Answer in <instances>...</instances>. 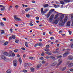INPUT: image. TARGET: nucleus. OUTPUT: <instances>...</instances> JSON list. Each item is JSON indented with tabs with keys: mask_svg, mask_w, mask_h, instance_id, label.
Instances as JSON below:
<instances>
[{
	"mask_svg": "<svg viewBox=\"0 0 73 73\" xmlns=\"http://www.w3.org/2000/svg\"><path fill=\"white\" fill-rule=\"evenodd\" d=\"M19 40H17L15 41V42L17 44H18L19 43Z\"/></svg>",
	"mask_w": 73,
	"mask_h": 73,
	"instance_id": "obj_42",
	"label": "nucleus"
},
{
	"mask_svg": "<svg viewBox=\"0 0 73 73\" xmlns=\"http://www.w3.org/2000/svg\"><path fill=\"white\" fill-rule=\"evenodd\" d=\"M42 64H45V60H43L42 62Z\"/></svg>",
	"mask_w": 73,
	"mask_h": 73,
	"instance_id": "obj_49",
	"label": "nucleus"
},
{
	"mask_svg": "<svg viewBox=\"0 0 73 73\" xmlns=\"http://www.w3.org/2000/svg\"><path fill=\"white\" fill-rule=\"evenodd\" d=\"M0 24H1V26H4V23H2V22H1Z\"/></svg>",
	"mask_w": 73,
	"mask_h": 73,
	"instance_id": "obj_48",
	"label": "nucleus"
},
{
	"mask_svg": "<svg viewBox=\"0 0 73 73\" xmlns=\"http://www.w3.org/2000/svg\"><path fill=\"white\" fill-rule=\"evenodd\" d=\"M29 25L31 27H32V26H33V25H34L32 24V23H29Z\"/></svg>",
	"mask_w": 73,
	"mask_h": 73,
	"instance_id": "obj_45",
	"label": "nucleus"
},
{
	"mask_svg": "<svg viewBox=\"0 0 73 73\" xmlns=\"http://www.w3.org/2000/svg\"><path fill=\"white\" fill-rule=\"evenodd\" d=\"M50 58L52 59V60H55V57L52 56H50Z\"/></svg>",
	"mask_w": 73,
	"mask_h": 73,
	"instance_id": "obj_35",
	"label": "nucleus"
},
{
	"mask_svg": "<svg viewBox=\"0 0 73 73\" xmlns=\"http://www.w3.org/2000/svg\"><path fill=\"white\" fill-rule=\"evenodd\" d=\"M12 30H13V29H10V31H11V33H12V32H13V31H12Z\"/></svg>",
	"mask_w": 73,
	"mask_h": 73,
	"instance_id": "obj_58",
	"label": "nucleus"
},
{
	"mask_svg": "<svg viewBox=\"0 0 73 73\" xmlns=\"http://www.w3.org/2000/svg\"><path fill=\"white\" fill-rule=\"evenodd\" d=\"M71 48L72 49L73 48V44H72V45H71Z\"/></svg>",
	"mask_w": 73,
	"mask_h": 73,
	"instance_id": "obj_63",
	"label": "nucleus"
},
{
	"mask_svg": "<svg viewBox=\"0 0 73 73\" xmlns=\"http://www.w3.org/2000/svg\"><path fill=\"white\" fill-rule=\"evenodd\" d=\"M12 38L14 40L15 39V38H16V36L15 35H12Z\"/></svg>",
	"mask_w": 73,
	"mask_h": 73,
	"instance_id": "obj_32",
	"label": "nucleus"
},
{
	"mask_svg": "<svg viewBox=\"0 0 73 73\" xmlns=\"http://www.w3.org/2000/svg\"><path fill=\"white\" fill-rule=\"evenodd\" d=\"M69 53H70V52L69 51L65 52L63 55V57H66L68 55V54H69Z\"/></svg>",
	"mask_w": 73,
	"mask_h": 73,
	"instance_id": "obj_3",
	"label": "nucleus"
},
{
	"mask_svg": "<svg viewBox=\"0 0 73 73\" xmlns=\"http://www.w3.org/2000/svg\"><path fill=\"white\" fill-rule=\"evenodd\" d=\"M41 55H42V56H44V52H42V53Z\"/></svg>",
	"mask_w": 73,
	"mask_h": 73,
	"instance_id": "obj_64",
	"label": "nucleus"
},
{
	"mask_svg": "<svg viewBox=\"0 0 73 73\" xmlns=\"http://www.w3.org/2000/svg\"><path fill=\"white\" fill-rule=\"evenodd\" d=\"M41 13H42V12L44 11V9H43V8H41Z\"/></svg>",
	"mask_w": 73,
	"mask_h": 73,
	"instance_id": "obj_43",
	"label": "nucleus"
},
{
	"mask_svg": "<svg viewBox=\"0 0 73 73\" xmlns=\"http://www.w3.org/2000/svg\"><path fill=\"white\" fill-rule=\"evenodd\" d=\"M12 56H13V57H14L15 56V53L13 52V53H12Z\"/></svg>",
	"mask_w": 73,
	"mask_h": 73,
	"instance_id": "obj_44",
	"label": "nucleus"
},
{
	"mask_svg": "<svg viewBox=\"0 0 73 73\" xmlns=\"http://www.w3.org/2000/svg\"><path fill=\"white\" fill-rule=\"evenodd\" d=\"M1 31H2L3 32H1V35H3V33H5V32H4V30H1Z\"/></svg>",
	"mask_w": 73,
	"mask_h": 73,
	"instance_id": "obj_36",
	"label": "nucleus"
},
{
	"mask_svg": "<svg viewBox=\"0 0 73 73\" xmlns=\"http://www.w3.org/2000/svg\"><path fill=\"white\" fill-rule=\"evenodd\" d=\"M56 13H58L59 14V16H60V19H62L60 21L61 22V21H62V19H64V14H62L61 13H58L57 12H56Z\"/></svg>",
	"mask_w": 73,
	"mask_h": 73,
	"instance_id": "obj_2",
	"label": "nucleus"
},
{
	"mask_svg": "<svg viewBox=\"0 0 73 73\" xmlns=\"http://www.w3.org/2000/svg\"><path fill=\"white\" fill-rule=\"evenodd\" d=\"M29 10H30V8H28L25 9V11H26V12H27V11H28Z\"/></svg>",
	"mask_w": 73,
	"mask_h": 73,
	"instance_id": "obj_29",
	"label": "nucleus"
},
{
	"mask_svg": "<svg viewBox=\"0 0 73 73\" xmlns=\"http://www.w3.org/2000/svg\"><path fill=\"white\" fill-rule=\"evenodd\" d=\"M48 6H49V5L48 4H44L43 6L44 8H48Z\"/></svg>",
	"mask_w": 73,
	"mask_h": 73,
	"instance_id": "obj_15",
	"label": "nucleus"
},
{
	"mask_svg": "<svg viewBox=\"0 0 73 73\" xmlns=\"http://www.w3.org/2000/svg\"><path fill=\"white\" fill-rule=\"evenodd\" d=\"M33 58L32 56H30L29 57V59L30 60H33Z\"/></svg>",
	"mask_w": 73,
	"mask_h": 73,
	"instance_id": "obj_47",
	"label": "nucleus"
},
{
	"mask_svg": "<svg viewBox=\"0 0 73 73\" xmlns=\"http://www.w3.org/2000/svg\"><path fill=\"white\" fill-rule=\"evenodd\" d=\"M69 33V35H72V31L70 30L68 31Z\"/></svg>",
	"mask_w": 73,
	"mask_h": 73,
	"instance_id": "obj_38",
	"label": "nucleus"
},
{
	"mask_svg": "<svg viewBox=\"0 0 73 73\" xmlns=\"http://www.w3.org/2000/svg\"><path fill=\"white\" fill-rule=\"evenodd\" d=\"M49 47H50V46L49 45H47L46 46V47L47 48H49Z\"/></svg>",
	"mask_w": 73,
	"mask_h": 73,
	"instance_id": "obj_55",
	"label": "nucleus"
},
{
	"mask_svg": "<svg viewBox=\"0 0 73 73\" xmlns=\"http://www.w3.org/2000/svg\"><path fill=\"white\" fill-rule=\"evenodd\" d=\"M53 16H54V15H52L49 19V20H50V22H52V20H53Z\"/></svg>",
	"mask_w": 73,
	"mask_h": 73,
	"instance_id": "obj_7",
	"label": "nucleus"
},
{
	"mask_svg": "<svg viewBox=\"0 0 73 73\" xmlns=\"http://www.w3.org/2000/svg\"><path fill=\"white\" fill-rule=\"evenodd\" d=\"M73 66V63H70L68 65V66L69 67H72V66Z\"/></svg>",
	"mask_w": 73,
	"mask_h": 73,
	"instance_id": "obj_19",
	"label": "nucleus"
},
{
	"mask_svg": "<svg viewBox=\"0 0 73 73\" xmlns=\"http://www.w3.org/2000/svg\"><path fill=\"white\" fill-rule=\"evenodd\" d=\"M66 18L67 19H65L64 21V23H65L66 21H67V19H68V17L67 16H66Z\"/></svg>",
	"mask_w": 73,
	"mask_h": 73,
	"instance_id": "obj_23",
	"label": "nucleus"
},
{
	"mask_svg": "<svg viewBox=\"0 0 73 73\" xmlns=\"http://www.w3.org/2000/svg\"><path fill=\"white\" fill-rule=\"evenodd\" d=\"M12 36H10V37H9V41H10V40H12Z\"/></svg>",
	"mask_w": 73,
	"mask_h": 73,
	"instance_id": "obj_41",
	"label": "nucleus"
},
{
	"mask_svg": "<svg viewBox=\"0 0 73 73\" xmlns=\"http://www.w3.org/2000/svg\"><path fill=\"white\" fill-rule=\"evenodd\" d=\"M54 5V7L55 8H58V6H59V5Z\"/></svg>",
	"mask_w": 73,
	"mask_h": 73,
	"instance_id": "obj_33",
	"label": "nucleus"
},
{
	"mask_svg": "<svg viewBox=\"0 0 73 73\" xmlns=\"http://www.w3.org/2000/svg\"><path fill=\"white\" fill-rule=\"evenodd\" d=\"M5 8L4 7H3L1 9V11H5Z\"/></svg>",
	"mask_w": 73,
	"mask_h": 73,
	"instance_id": "obj_24",
	"label": "nucleus"
},
{
	"mask_svg": "<svg viewBox=\"0 0 73 73\" xmlns=\"http://www.w3.org/2000/svg\"><path fill=\"white\" fill-rule=\"evenodd\" d=\"M14 52L16 53V52H18V50L17 49H15L14 50Z\"/></svg>",
	"mask_w": 73,
	"mask_h": 73,
	"instance_id": "obj_51",
	"label": "nucleus"
},
{
	"mask_svg": "<svg viewBox=\"0 0 73 73\" xmlns=\"http://www.w3.org/2000/svg\"><path fill=\"white\" fill-rule=\"evenodd\" d=\"M59 16V14H57V15H56V16H55V18H54V19H55V20H56V19L57 18V17H58V16Z\"/></svg>",
	"mask_w": 73,
	"mask_h": 73,
	"instance_id": "obj_25",
	"label": "nucleus"
},
{
	"mask_svg": "<svg viewBox=\"0 0 73 73\" xmlns=\"http://www.w3.org/2000/svg\"><path fill=\"white\" fill-rule=\"evenodd\" d=\"M67 26L68 27H70V21H68L67 22V24L66 25V27H67Z\"/></svg>",
	"mask_w": 73,
	"mask_h": 73,
	"instance_id": "obj_13",
	"label": "nucleus"
},
{
	"mask_svg": "<svg viewBox=\"0 0 73 73\" xmlns=\"http://www.w3.org/2000/svg\"><path fill=\"white\" fill-rule=\"evenodd\" d=\"M42 44L41 43H38V46H40Z\"/></svg>",
	"mask_w": 73,
	"mask_h": 73,
	"instance_id": "obj_57",
	"label": "nucleus"
},
{
	"mask_svg": "<svg viewBox=\"0 0 73 73\" xmlns=\"http://www.w3.org/2000/svg\"><path fill=\"white\" fill-rule=\"evenodd\" d=\"M35 18H36V19L37 20H39V17H36Z\"/></svg>",
	"mask_w": 73,
	"mask_h": 73,
	"instance_id": "obj_53",
	"label": "nucleus"
},
{
	"mask_svg": "<svg viewBox=\"0 0 73 73\" xmlns=\"http://www.w3.org/2000/svg\"><path fill=\"white\" fill-rule=\"evenodd\" d=\"M59 19H57L55 20L54 22H53V24H58V23L59 21Z\"/></svg>",
	"mask_w": 73,
	"mask_h": 73,
	"instance_id": "obj_9",
	"label": "nucleus"
},
{
	"mask_svg": "<svg viewBox=\"0 0 73 73\" xmlns=\"http://www.w3.org/2000/svg\"><path fill=\"white\" fill-rule=\"evenodd\" d=\"M45 10L43 11V12H42V13H41V14H42V15H44V13H46Z\"/></svg>",
	"mask_w": 73,
	"mask_h": 73,
	"instance_id": "obj_34",
	"label": "nucleus"
},
{
	"mask_svg": "<svg viewBox=\"0 0 73 73\" xmlns=\"http://www.w3.org/2000/svg\"><path fill=\"white\" fill-rule=\"evenodd\" d=\"M50 38L51 40H54V37L53 36L51 37Z\"/></svg>",
	"mask_w": 73,
	"mask_h": 73,
	"instance_id": "obj_52",
	"label": "nucleus"
},
{
	"mask_svg": "<svg viewBox=\"0 0 73 73\" xmlns=\"http://www.w3.org/2000/svg\"><path fill=\"white\" fill-rule=\"evenodd\" d=\"M66 69V67H64L62 70V71H64Z\"/></svg>",
	"mask_w": 73,
	"mask_h": 73,
	"instance_id": "obj_46",
	"label": "nucleus"
},
{
	"mask_svg": "<svg viewBox=\"0 0 73 73\" xmlns=\"http://www.w3.org/2000/svg\"><path fill=\"white\" fill-rule=\"evenodd\" d=\"M25 45L26 47H28V42H25Z\"/></svg>",
	"mask_w": 73,
	"mask_h": 73,
	"instance_id": "obj_21",
	"label": "nucleus"
},
{
	"mask_svg": "<svg viewBox=\"0 0 73 73\" xmlns=\"http://www.w3.org/2000/svg\"><path fill=\"white\" fill-rule=\"evenodd\" d=\"M15 20L16 21H21V19L17 18V16L15 15L14 16Z\"/></svg>",
	"mask_w": 73,
	"mask_h": 73,
	"instance_id": "obj_4",
	"label": "nucleus"
},
{
	"mask_svg": "<svg viewBox=\"0 0 73 73\" xmlns=\"http://www.w3.org/2000/svg\"><path fill=\"white\" fill-rule=\"evenodd\" d=\"M6 72L7 73H11L12 72V69H9Z\"/></svg>",
	"mask_w": 73,
	"mask_h": 73,
	"instance_id": "obj_12",
	"label": "nucleus"
},
{
	"mask_svg": "<svg viewBox=\"0 0 73 73\" xmlns=\"http://www.w3.org/2000/svg\"><path fill=\"white\" fill-rule=\"evenodd\" d=\"M17 60L15 59V60L13 61V65L15 66H17Z\"/></svg>",
	"mask_w": 73,
	"mask_h": 73,
	"instance_id": "obj_5",
	"label": "nucleus"
},
{
	"mask_svg": "<svg viewBox=\"0 0 73 73\" xmlns=\"http://www.w3.org/2000/svg\"><path fill=\"white\" fill-rule=\"evenodd\" d=\"M11 53H12V51H10L9 53H8L7 52H5L4 53V55L6 56H8V57H11L12 56V54H11Z\"/></svg>",
	"mask_w": 73,
	"mask_h": 73,
	"instance_id": "obj_1",
	"label": "nucleus"
},
{
	"mask_svg": "<svg viewBox=\"0 0 73 73\" xmlns=\"http://www.w3.org/2000/svg\"><path fill=\"white\" fill-rule=\"evenodd\" d=\"M68 59L72 60L73 59V56H69L68 57Z\"/></svg>",
	"mask_w": 73,
	"mask_h": 73,
	"instance_id": "obj_10",
	"label": "nucleus"
},
{
	"mask_svg": "<svg viewBox=\"0 0 73 73\" xmlns=\"http://www.w3.org/2000/svg\"><path fill=\"white\" fill-rule=\"evenodd\" d=\"M31 72H33L34 71H35V69L33 67H31Z\"/></svg>",
	"mask_w": 73,
	"mask_h": 73,
	"instance_id": "obj_22",
	"label": "nucleus"
},
{
	"mask_svg": "<svg viewBox=\"0 0 73 73\" xmlns=\"http://www.w3.org/2000/svg\"><path fill=\"white\" fill-rule=\"evenodd\" d=\"M57 64V62H54L53 63H52L51 66H55Z\"/></svg>",
	"mask_w": 73,
	"mask_h": 73,
	"instance_id": "obj_17",
	"label": "nucleus"
},
{
	"mask_svg": "<svg viewBox=\"0 0 73 73\" xmlns=\"http://www.w3.org/2000/svg\"><path fill=\"white\" fill-rule=\"evenodd\" d=\"M60 3L61 4H64V1H60Z\"/></svg>",
	"mask_w": 73,
	"mask_h": 73,
	"instance_id": "obj_40",
	"label": "nucleus"
},
{
	"mask_svg": "<svg viewBox=\"0 0 73 73\" xmlns=\"http://www.w3.org/2000/svg\"><path fill=\"white\" fill-rule=\"evenodd\" d=\"M45 10V11H46V12H48V11H49V9H46Z\"/></svg>",
	"mask_w": 73,
	"mask_h": 73,
	"instance_id": "obj_54",
	"label": "nucleus"
},
{
	"mask_svg": "<svg viewBox=\"0 0 73 73\" xmlns=\"http://www.w3.org/2000/svg\"><path fill=\"white\" fill-rule=\"evenodd\" d=\"M45 53L48 55H52V53L49 52H45Z\"/></svg>",
	"mask_w": 73,
	"mask_h": 73,
	"instance_id": "obj_20",
	"label": "nucleus"
},
{
	"mask_svg": "<svg viewBox=\"0 0 73 73\" xmlns=\"http://www.w3.org/2000/svg\"><path fill=\"white\" fill-rule=\"evenodd\" d=\"M26 17L27 18H29L30 17V15L29 14L27 15Z\"/></svg>",
	"mask_w": 73,
	"mask_h": 73,
	"instance_id": "obj_37",
	"label": "nucleus"
},
{
	"mask_svg": "<svg viewBox=\"0 0 73 73\" xmlns=\"http://www.w3.org/2000/svg\"><path fill=\"white\" fill-rule=\"evenodd\" d=\"M70 72H73V69L70 68Z\"/></svg>",
	"mask_w": 73,
	"mask_h": 73,
	"instance_id": "obj_56",
	"label": "nucleus"
},
{
	"mask_svg": "<svg viewBox=\"0 0 73 73\" xmlns=\"http://www.w3.org/2000/svg\"><path fill=\"white\" fill-rule=\"evenodd\" d=\"M37 45H38V43H37L36 44H35L34 46L35 47H36V46H37Z\"/></svg>",
	"mask_w": 73,
	"mask_h": 73,
	"instance_id": "obj_59",
	"label": "nucleus"
},
{
	"mask_svg": "<svg viewBox=\"0 0 73 73\" xmlns=\"http://www.w3.org/2000/svg\"><path fill=\"white\" fill-rule=\"evenodd\" d=\"M44 51H46V52H49L50 51L49 49L48 48H45L44 49Z\"/></svg>",
	"mask_w": 73,
	"mask_h": 73,
	"instance_id": "obj_30",
	"label": "nucleus"
},
{
	"mask_svg": "<svg viewBox=\"0 0 73 73\" xmlns=\"http://www.w3.org/2000/svg\"><path fill=\"white\" fill-rule=\"evenodd\" d=\"M21 49L23 50H25V48L22 47L21 48Z\"/></svg>",
	"mask_w": 73,
	"mask_h": 73,
	"instance_id": "obj_50",
	"label": "nucleus"
},
{
	"mask_svg": "<svg viewBox=\"0 0 73 73\" xmlns=\"http://www.w3.org/2000/svg\"><path fill=\"white\" fill-rule=\"evenodd\" d=\"M62 60L59 63H58L57 64V66H59L61 64V63H62Z\"/></svg>",
	"mask_w": 73,
	"mask_h": 73,
	"instance_id": "obj_28",
	"label": "nucleus"
},
{
	"mask_svg": "<svg viewBox=\"0 0 73 73\" xmlns=\"http://www.w3.org/2000/svg\"><path fill=\"white\" fill-rule=\"evenodd\" d=\"M3 20L4 21H6V20H7V19H6L4 17L3 18Z\"/></svg>",
	"mask_w": 73,
	"mask_h": 73,
	"instance_id": "obj_61",
	"label": "nucleus"
},
{
	"mask_svg": "<svg viewBox=\"0 0 73 73\" xmlns=\"http://www.w3.org/2000/svg\"><path fill=\"white\" fill-rule=\"evenodd\" d=\"M17 56L18 57H19L20 56L19 54H17Z\"/></svg>",
	"mask_w": 73,
	"mask_h": 73,
	"instance_id": "obj_60",
	"label": "nucleus"
},
{
	"mask_svg": "<svg viewBox=\"0 0 73 73\" xmlns=\"http://www.w3.org/2000/svg\"><path fill=\"white\" fill-rule=\"evenodd\" d=\"M18 7H19V6L16 5L15 6V8H16V9H18Z\"/></svg>",
	"mask_w": 73,
	"mask_h": 73,
	"instance_id": "obj_62",
	"label": "nucleus"
},
{
	"mask_svg": "<svg viewBox=\"0 0 73 73\" xmlns=\"http://www.w3.org/2000/svg\"><path fill=\"white\" fill-rule=\"evenodd\" d=\"M1 57L2 59H3L5 61H7V59L6 58V57H5V56H4L2 55L1 56Z\"/></svg>",
	"mask_w": 73,
	"mask_h": 73,
	"instance_id": "obj_8",
	"label": "nucleus"
},
{
	"mask_svg": "<svg viewBox=\"0 0 73 73\" xmlns=\"http://www.w3.org/2000/svg\"><path fill=\"white\" fill-rule=\"evenodd\" d=\"M64 3H68L70 2V0H64Z\"/></svg>",
	"mask_w": 73,
	"mask_h": 73,
	"instance_id": "obj_14",
	"label": "nucleus"
},
{
	"mask_svg": "<svg viewBox=\"0 0 73 73\" xmlns=\"http://www.w3.org/2000/svg\"><path fill=\"white\" fill-rule=\"evenodd\" d=\"M52 53L54 54H57V53H60V52H58L57 51H54Z\"/></svg>",
	"mask_w": 73,
	"mask_h": 73,
	"instance_id": "obj_18",
	"label": "nucleus"
},
{
	"mask_svg": "<svg viewBox=\"0 0 73 73\" xmlns=\"http://www.w3.org/2000/svg\"><path fill=\"white\" fill-rule=\"evenodd\" d=\"M27 65H28V66H31V65H32V64L30 63H27Z\"/></svg>",
	"mask_w": 73,
	"mask_h": 73,
	"instance_id": "obj_27",
	"label": "nucleus"
},
{
	"mask_svg": "<svg viewBox=\"0 0 73 73\" xmlns=\"http://www.w3.org/2000/svg\"><path fill=\"white\" fill-rule=\"evenodd\" d=\"M23 72L24 73H27V71L26 70H23Z\"/></svg>",
	"mask_w": 73,
	"mask_h": 73,
	"instance_id": "obj_39",
	"label": "nucleus"
},
{
	"mask_svg": "<svg viewBox=\"0 0 73 73\" xmlns=\"http://www.w3.org/2000/svg\"><path fill=\"white\" fill-rule=\"evenodd\" d=\"M53 12L52 11V10H50V12H49L48 13V14L47 15V18H49V17L50 16V13H52V12Z\"/></svg>",
	"mask_w": 73,
	"mask_h": 73,
	"instance_id": "obj_6",
	"label": "nucleus"
},
{
	"mask_svg": "<svg viewBox=\"0 0 73 73\" xmlns=\"http://www.w3.org/2000/svg\"><path fill=\"white\" fill-rule=\"evenodd\" d=\"M65 25V23L63 22V23H59V25L60 26H64Z\"/></svg>",
	"mask_w": 73,
	"mask_h": 73,
	"instance_id": "obj_11",
	"label": "nucleus"
},
{
	"mask_svg": "<svg viewBox=\"0 0 73 73\" xmlns=\"http://www.w3.org/2000/svg\"><path fill=\"white\" fill-rule=\"evenodd\" d=\"M41 64H40L38 65L36 67L37 68H39L41 67Z\"/></svg>",
	"mask_w": 73,
	"mask_h": 73,
	"instance_id": "obj_26",
	"label": "nucleus"
},
{
	"mask_svg": "<svg viewBox=\"0 0 73 73\" xmlns=\"http://www.w3.org/2000/svg\"><path fill=\"white\" fill-rule=\"evenodd\" d=\"M8 42H6L4 43L3 44V45H4V46H5V45H7L8 44Z\"/></svg>",
	"mask_w": 73,
	"mask_h": 73,
	"instance_id": "obj_31",
	"label": "nucleus"
},
{
	"mask_svg": "<svg viewBox=\"0 0 73 73\" xmlns=\"http://www.w3.org/2000/svg\"><path fill=\"white\" fill-rule=\"evenodd\" d=\"M19 61L20 63V64H21V63H22V60L21 59V58H19Z\"/></svg>",
	"mask_w": 73,
	"mask_h": 73,
	"instance_id": "obj_16",
	"label": "nucleus"
}]
</instances>
